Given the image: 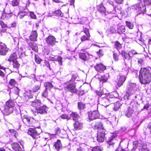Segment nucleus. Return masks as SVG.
I'll return each instance as SVG.
<instances>
[{"mask_svg": "<svg viewBox=\"0 0 151 151\" xmlns=\"http://www.w3.org/2000/svg\"><path fill=\"white\" fill-rule=\"evenodd\" d=\"M94 68L96 70L100 72L105 70L106 68V67L101 63L97 64Z\"/></svg>", "mask_w": 151, "mask_h": 151, "instance_id": "nucleus-17", "label": "nucleus"}, {"mask_svg": "<svg viewBox=\"0 0 151 151\" xmlns=\"http://www.w3.org/2000/svg\"><path fill=\"white\" fill-rule=\"evenodd\" d=\"M115 47L117 50H120L121 47V45L118 41H116L115 43Z\"/></svg>", "mask_w": 151, "mask_h": 151, "instance_id": "nucleus-45", "label": "nucleus"}, {"mask_svg": "<svg viewBox=\"0 0 151 151\" xmlns=\"http://www.w3.org/2000/svg\"><path fill=\"white\" fill-rule=\"evenodd\" d=\"M8 51V49L4 44L0 45V55H6Z\"/></svg>", "mask_w": 151, "mask_h": 151, "instance_id": "nucleus-15", "label": "nucleus"}, {"mask_svg": "<svg viewBox=\"0 0 151 151\" xmlns=\"http://www.w3.org/2000/svg\"><path fill=\"white\" fill-rule=\"evenodd\" d=\"M132 55L137 54V53L134 50H131L129 52V54L127 53L124 51H122L121 54L123 57L125 63V65L127 66V70H126V73L127 74L129 71V69L131 63V59L130 55L131 54Z\"/></svg>", "mask_w": 151, "mask_h": 151, "instance_id": "nucleus-2", "label": "nucleus"}, {"mask_svg": "<svg viewBox=\"0 0 151 151\" xmlns=\"http://www.w3.org/2000/svg\"><path fill=\"white\" fill-rule=\"evenodd\" d=\"M9 131L11 133L12 135H14L15 137L18 136V133L17 132L13 129H10Z\"/></svg>", "mask_w": 151, "mask_h": 151, "instance_id": "nucleus-44", "label": "nucleus"}, {"mask_svg": "<svg viewBox=\"0 0 151 151\" xmlns=\"http://www.w3.org/2000/svg\"><path fill=\"white\" fill-rule=\"evenodd\" d=\"M6 107L9 108H13L15 106L14 102L11 100H9L6 102Z\"/></svg>", "mask_w": 151, "mask_h": 151, "instance_id": "nucleus-27", "label": "nucleus"}, {"mask_svg": "<svg viewBox=\"0 0 151 151\" xmlns=\"http://www.w3.org/2000/svg\"><path fill=\"white\" fill-rule=\"evenodd\" d=\"M70 117L74 121H76L80 118V116L76 112H72L70 115Z\"/></svg>", "mask_w": 151, "mask_h": 151, "instance_id": "nucleus-28", "label": "nucleus"}, {"mask_svg": "<svg viewBox=\"0 0 151 151\" xmlns=\"http://www.w3.org/2000/svg\"><path fill=\"white\" fill-rule=\"evenodd\" d=\"M48 111V108L45 106H39L38 108H37L35 113H33L35 115H36L35 114H37L40 113L41 114L47 113Z\"/></svg>", "mask_w": 151, "mask_h": 151, "instance_id": "nucleus-8", "label": "nucleus"}, {"mask_svg": "<svg viewBox=\"0 0 151 151\" xmlns=\"http://www.w3.org/2000/svg\"><path fill=\"white\" fill-rule=\"evenodd\" d=\"M12 148L14 150L21 151L23 150V147L22 146H20L18 143L14 142L11 145Z\"/></svg>", "mask_w": 151, "mask_h": 151, "instance_id": "nucleus-14", "label": "nucleus"}, {"mask_svg": "<svg viewBox=\"0 0 151 151\" xmlns=\"http://www.w3.org/2000/svg\"><path fill=\"white\" fill-rule=\"evenodd\" d=\"M41 102L40 100L38 99L34 100L31 102V105L35 108V111L41 105Z\"/></svg>", "mask_w": 151, "mask_h": 151, "instance_id": "nucleus-18", "label": "nucleus"}, {"mask_svg": "<svg viewBox=\"0 0 151 151\" xmlns=\"http://www.w3.org/2000/svg\"><path fill=\"white\" fill-rule=\"evenodd\" d=\"M12 12H7L6 13H3L2 14L1 18V19L4 20H7L9 17L12 16Z\"/></svg>", "mask_w": 151, "mask_h": 151, "instance_id": "nucleus-21", "label": "nucleus"}, {"mask_svg": "<svg viewBox=\"0 0 151 151\" xmlns=\"http://www.w3.org/2000/svg\"><path fill=\"white\" fill-rule=\"evenodd\" d=\"M44 85L46 90L48 89H50L53 87L52 83L48 82H45V83Z\"/></svg>", "mask_w": 151, "mask_h": 151, "instance_id": "nucleus-39", "label": "nucleus"}, {"mask_svg": "<svg viewBox=\"0 0 151 151\" xmlns=\"http://www.w3.org/2000/svg\"><path fill=\"white\" fill-rule=\"evenodd\" d=\"M5 76V74L2 71L0 70V76L3 77Z\"/></svg>", "mask_w": 151, "mask_h": 151, "instance_id": "nucleus-64", "label": "nucleus"}, {"mask_svg": "<svg viewBox=\"0 0 151 151\" xmlns=\"http://www.w3.org/2000/svg\"><path fill=\"white\" fill-rule=\"evenodd\" d=\"M27 14V13L26 12H22L19 14L18 15V17L20 19H22L24 16H26Z\"/></svg>", "mask_w": 151, "mask_h": 151, "instance_id": "nucleus-47", "label": "nucleus"}, {"mask_svg": "<svg viewBox=\"0 0 151 151\" xmlns=\"http://www.w3.org/2000/svg\"><path fill=\"white\" fill-rule=\"evenodd\" d=\"M23 122L26 124H28L30 122V118L27 116L24 115L22 118Z\"/></svg>", "mask_w": 151, "mask_h": 151, "instance_id": "nucleus-31", "label": "nucleus"}, {"mask_svg": "<svg viewBox=\"0 0 151 151\" xmlns=\"http://www.w3.org/2000/svg\"><path fill=\"white\" fill-rule=\"evenodd\" d=\"M0 25L2 27H7V25L5 24L2 21L0 22Z\"/></svg>", "mask_w": 151, "mask_h": 151, "instance_id": "nucleus-60", "label": "nucleus"}, {"mask_svg": "<svg viewBox=\"0 0 151 151\" xmlns=\"http://www.w3.org/2000/svg\"><path fill=\"white\" fill-rule=\"evenodd\" d=\"M47 43L52 46L54 45L56 42L55 38L53 36L50 35L46 39Z\"/></svg>", "mask_w": 151, "mask_h": 151, "instance_id": "nucleus-11", "label": "nucleus"}, {"mask_svg": "<svg viewBox=\"0 0 151 151\" xmlns=\"http://www.w3.org/2000/svg\"><path fill=\"white\" fill-rule=\"evenodd\" d=\"M83 124L81 122L76 121L73 124V129L75 130L81 129L83 127Z\"/></svg>", "mask_w": 151, "mask_h": 151, "instance_id": "nucleus-13", "label": "nucleus"}, {"mask_svg": "<svg viewBox=\"0 0 151 151\" xmlns=\"http://www.w3.org/2000/svg\"><path fill=\"white\" fill-rule=\"evenodd\" d=\"M139 77L142 84H147L151 81V73L150 70L144 68L141 69Z\"/></svg>", "mask_w": 151, "mask_h": 151, "instance_id": "nucleus-1", "label": "nucleus"}, {"mask_svg": "<svg viewBox=\"0 0 151 151\" xmlns=\"http://www.w3.org/2000/svg\"><path fill=\"white\" fill-rule=\"evenodd\" d=\"M89 37H88L86 35H83L81 37V40L82 42L89 40Z\"/></svg>", "mask_w": 151, "mask_h": 151, "instance_id": "nucleus-46", "label": "nucleus"}, {"mask_svg": "<svg viewBox=\"0 0 151 151\" xmlns=\"http://www.w3.org/2000/svg\"><path fill=\"white\" fill-rule=\"evenodd\" d=\"M61 145L60 141V140H58L55 143L54 146L56 150H58Z\"/></svg>", "mask_w": 151, "mask_h": 151, "instance_id": "nucleus-36", "label": "nucleus"}, {"mask_svg": "<svg viewBox=\"0 0 151 151\" xmlns=\"http://www.w3.org/2000/svg\"><path fill=\"white\" fill-rule=\"evenodd\" d=\"M13 90H14L15 91V93L16 94H17L19 92L18 88L16 87H15L13 88Z\"/></svg>", "mask_w": 151, "mask_h": 151, "instance_id": "nucleus-61", "label": "nucleus"}, {"mask_svg": "<svg viewBox=\"0 0 151 151\" xmlns=\"http://www.w3.org/2000/svg\"><path fill=\"white\" fill-rule=\"evenodd\" d=\"M91 151H102V149L101 147L97 146L93 148Z\"/></svg>", "mask_w": 151, "mask_h": 151, "instance_id": "nucleus-50", "label": "nucleus"}, {"mask_svg": "<svg viewBox=\"0 0 151 151\" xmlns=\"http://www.w3.org/2000/svg\"><path fill=\"white\" fill-rule=\"evenodd\" d=\"M125 23L127 26V27L129 29H132L133 28L134 25L132 23H131L129 22L126 21L125 22Z\"/></svg>", "mask_w": 151, "mask_h": 151, "instance_id": "nucleus-42", "label": "nucleus"}, {"mask_svg": "<svg viewBox=\"0 0 151 151\" xmlns=\"http://www.w3.org/2000/svg\"><path fill=\"white\" fill-rule=\"evenodd\" d=\"M110 31L112 33H114L116 32V31L113 27H111L110 28Z\"/></svg>", "mask_w": 151, "mask_h": 151, "instance_id": "nucleus-62", "label": "nucleus"}, {"mask_svg": "<svg viewBox=\"0 0 151 151\" xmlns=\"http://www.w3.org/2000/svg\"><path fill=\"white\" fill-rule=\"evenodd\" d=\"M98 10L101 12L104 13L106 11V9L104 7L102 4H100L97 7Z\"/></svg>", "mask_w": 151, "mask_h": 151, "instance_id": "nucleus-33", "label": "nucleus"}, {"mask_svg": "<svg viewBox=\"0 0 151 151\" xmlns=\"http://www.w3.org/2000/svg\"><path fill=\"white\" fill-rule=\"evenodd\" d=\"M29 16H30L31 18L33 19H35L36 18V16L33 12H30V13Z\"/></svg>", "mask_w": 151, "mask_h": 151, "instance_id": "nucleus-58", "label": "nucleus"}, {"mask_svg": "<svg viewBox=\"0 0 151 151\" xmlns=\"http://www.w3.org/2000/svg\"><path fill=\"white\" fill-rule=\"evenodd\" d=\"M20 2V0H12L11 4L13 6H18Z\"/></svg>", "mask_w": 151, "mask_h": 151, "instance_id": "nucleus-40", "label": "nucleus"}, {"mask_svg": "<svg viewBox=\"0 0 151 151\" xmlns=\"http://www.w3.org/2000/svg\"><path fill=\"white\" fill-rule=\"evenodd\" d=\"M37 37V35L36 31H32L29 38L30 40L31 41H35Z\"/></svg>", "mask_w": 151, "mask_h": 151, "instance_id": "nucleus-23", "label": "nucleus"}, {"mask_svg": "<svg viewBox=\"0 0 151 151\" xmlns=\"http://www.w3.org/2000/svg\"><path fill=\"white\" fill-rule=\"evenodd\" d=\"M108 76H109L108 74L101 76L100 78H99L100 81L106 82L108 78Z\"/></svg>", "mask_w": 151, "mask_h": 151, "instance_id": "nucleus-34", "label": "nucleus"}, {"mask_svg": "<svg viewBox=\"0 0 151 151\" xmlns=\"http://www.w3.org/2000/svg\"><path fill=\"white\" fill-rule=\"evenodd\" d=\"M133 7L134 9L136 10L137 13L138 14H143L146 11L145 5L143 4V2L141 1L138 4L134 5Z\"/></svg>", "mask_w": 151, "mask_h": 151, "instance_id": "nucleus-4", "label": "nucleus"}, {"mask_svg": "<svg viewBox=\"0 0 151 151\" xmlns=\"http://www.w3.org/2000/svg\"><path fill=\"white\" fill-rule=\"evenodd\" d=\"M53 15L57 16L62 17L63 16V14L61 12V11L60 10H56L53 12Z\"/></svg>", "mask_w": 151, "mask_h": 151, "instance_id": "nucleus-29", "label": "nucleus"}, {"mask_svg": "<svg viewBox=\"0 0 151 151\" xmlns=\"http://www.w3.org/2000/svg\"><path fill=\"white\" fill-rule=\"evenodd\" d=\"M136 84L133 83H129V89L128 90V93L130 94V95L131 94H132L134 92V91L136 89Z\"/></svg>", "mask_w": 151, "mask_h": 151, "instance_id": "nucleus-16", "label": "nucleus"}, {"mask_svg": "<svg viewBox=\"0 0 151 151\" xmlns=\"http://www.w3.org/2000/svg\"><path fill=\"white\" fill-rule=\"evenodd\" d=\"M112 13L115 14H122L121 8L120 7L118 8V7H115L114 8V10L112 11Z\"/></svg>", "mask_w": 151, "mask_h": 151, "instance_id": "nucleus-35", "label": "nucleus"}, {"mask_svg": "<svg viewBox=\"0 0 151 151\" xmlns=\"http://www.w3.org/2000/svg\"><path fill=\"white\" fill-rule=\"evenodd\" d=\"M113 58L114 60L116 61H117L119 60V55L118 54L114 53L113 52Z\"/></svg>", "mask_w": 151, "mask_h": 151, "instance_id": "nucleus-48", "label": "nucleus"}, {"mask_svg": "<svg viewBox=\"0 0 151 151\" xmlns=\"http://www.w3.org/2000/svg\"><path fill=\"white\" fill-rule=\"evenodd\" d=\"M45 65L46 66L47 68H48L50 70H51L50 68V65L49 62L47 61H45Z\"/></svg>", "mask_w": 151, "mask_h": 151, "instance_id": "nucleus-57", "label": "nucleus"}, {"mask_svg": "<svg viewBox=\"0 0 151 151\" xmlns=\"http://www.w3.org/2000/svg\"><path fill=\"white\" fill-rule=\"evenodd\" d=\"M28 133L34 139H35V143H39L40 138V134L37 133V132L35 129L30 128L28 130Z\"/></svg>", "mask_w": 151, "mask_h": 151, "instance_id": "nucleus-5", "label": "nucleus"}, {"mask_svg": "<svg viewBox=\"0 0 151 151\" xmlns=\"http://www.w3.org/2000/svg\"><path fill=\"white\" fill-rule=\"evenodd\" d=\"M125 80L126 77L125 76H121L117 83L116 88L122 86Z\"/></svg>", "mask_w": 151, "mask_h": 151, "instance_id": "nucleus-19", "label": "nucleus"}, {"mask_svg": "<svg viewBox=\"0 0 151 151\" xmlns=\"http://www.w3.org/2000/svg\"><path fill=\"white\" fill-rule=\"evenodd\" d=\"M78 108L80 110L84 109L86 108V104L82 102H78Z\"/></svg>", "mask_w": 151, "mask_h": 151, "instance_id": "nucleus-30", "label": "nucleus"}, {"mask_svg": "<svg viewBox=\"0 0 151 151\" xmlns=\"http://www.w3.org/2000/svg\"><path fill=\"white\" fill-rule=\"evenodd\" d=\"M20 50H19L18 51L15 52H14L13 54L10 55L8 60L10 62L12 61L13 62L14 60H16V59L17 57V54L19 55L22 54V52L21 48H20Z\"/></svg>", "mask_w": 151, "mask_h": 151, "instance_id": "nucleus-9", "label": "nucleus"}, {"mask_svg": "<svg viewBox=\"0 0 151 151\" xmlns=\"http://www.w3.org/2000/svg\"><path fill=\"white\" fill-rule=\"evenodd\" d=\"M60 117L63 119H67V120L69 119L68 115L65 114H62Z\"/></svg>", "mask_w": 151, "mask_h": 151, "instance_id": "nucleus-49", "label": "nucleus"}, {"mask_svg": "<svg viewBox=\"0 0 151 151\" xmlns=\"http://www.w3.org/2000/svg\"><path fill=\"white\" fill-rule=\"evenodd\" d=\"M13 108H9V107H7L6 106L4 110L3 113L4 114L8 115L9 114L12 113L13 112Z\"/></svg>", "mask_w": 151, "mask_h": 151, "instance_id": "nucleus-25", "label": "nucleus"}, {"mask_svg": "<svg viewBox=\"0 0 151 151\" xmlns=\"http://www.w3.org/2000/svg\"><path fill=\"white\" fill-rule=\"evenodd\" d=\"M57 57L56 56H54L53 55L50 56L49 58L50 60L52 61H57Z\"/></svg>", "mask_w": 151, "mask_h": 151, "instance_id": "nucleus-54", "label": "nucleus"}, {"mask_svg": "<svg viewBox=\"0 0 151 151\" xmlns=\"http://www.w3.org/2000/svg\"><path fill=\"white\" fill-rule=\"evenodd\" d=\"M79 56L80 58L83 60H86L87 59V57L86 53L80 52Z\"/></svg>", "mask_w": 151, "mask_h": 151, "instance_id": "nucleus-37", "label": "nucleus"}, {"mask_svg": "<svg viewBox=\"0 0 151 151\" xmlns=\"http://www.w3.org/2000/svg\"><path fill=\"white\" fill-rule=\"evenodd\" d=\"M98 125L99 126H98V128L100 129L98 131L97 137V140L99 142H104L105 139V131L104 129L103 124L102 123H99L98 124L96 125V126Z\"/></svg>", "mask_w": 151, "mask_h": 151, "instance_id": "nucleus-3", "label": "nucleus"}, {"mask_svg": "<svg viewBox=\"0 0 151 151\" xmlns=\"http://www.w3.org/2000/svg\"><path fill=\"white\" fill-rule=\"evenodd\" d=\"M115 1L118 4H122L123 3V0H115Z\"/></svg>", "mask_w": 151, "mask_h": 151, "instance_id": "nucleus-63", "label": "nucleus"}, {"mask_svg": "<svg viewBox=\"0 0 151 151\" xmlns=\"http://www.w3.org/2000/svg\"><path fill=\"white\" fill-rule=\"evenodd\" d=\"M134 145H135L136 147L138 148L139 151H149V150L147 147V145L145 143H138L137 141L134 142Z\"/></svg>", "mask_w": 151, "mask_h": 151, "instance_id": "nucleus-7", "label": "nucleus"}, {"mask_svg": "<svg viewBox=\"0 0 151 151\" xmlns=\"http://www.w3.org/2000/svg\"><path fill=\"white\" fill-rule=\"evenodd\" d=\"M88 119L90 120H93L98 118L99 114L97 111H90L88 113Z\"/></svg>", "mask_w": 151, "mask_h": 151, "instance_id": "nucleus-10", "label": "nucleus"}, {"mask_svg": "<svg viewBox=\"0 0 151 151\" xmlns=\"http://www.w3.org/2000/svg\"><path fill=\"white\" fill-rule=\"evenodd\" d=\"M114 136L113 135L109 139V140L107 142V144L109 145V146H107L108 148H110L113 146L114 144Z\"/></svg>", "mask_w": 151, "mask_h": 151, "instance_id": "nucleus-24", "label": "nucleus"}, {"mask_svg": "<svg viewBox=\"0 0 151 151\" xmlns=\"http://www.w3.org/2000/svg\"><path fill=\"white\" fill-rule=\"evenodd\" d=\"M13 68L16 70L15 72H16L19 67L20 64L17 62V60H14L13 62Z\"/></svg>", "mask_w": 151, "mask_h": 151, "instance_id": "nucleus-32", "label": "nucleus"}, {"mask_svg": "<svg viewBox=\"0 0 151 151\" xmlns=\"http://www.w3.org/2000/svg\"><path fill=\"white\" fill-rule=\"evenodd\" d=\"M40 86H35L33 88V91L34 92L37 91L40 89Z\"/></svg>", "mask_w": 151, "mask_h": 151, "instance_id": "nucleus-56", "label": "nucleus"}, {"mask_svg": "<svg viewBox=\"0 0 151 151\" xmlns=\"http://www.w3.org/2000/svg\"><path fill=\"white\" fill-rule=\"evenodd\" d=\"M84 32L88 37H90V36L88 32V29L87 28H85L84 29Z\"/></svg>", "mask_w": 151, "mask_h": 151, "instance_id": "nucleus-53", "label": "nucleus"}, {"mask_svg": "<svg viewBox=\"0 0 151 151\" xmlns=\"http://www.w3.org/2000/svg\"><path fill=\"white\" fill-rule=\"evenodd\" d=\"M125 27L123 26H118L117 27L116 32L119 34H122L125 31Z\"/></svg>", "mask_w": 151, "mask_h": 151, "instance_id": "nucleus-26", "label": "nucleus"}, {"mask_svg": "<svg viewBox=\"0 0 151 151\" xmlns=\"http://www.w3.org/2000/svg\"><path fill=\"white\" fill-rule=\"evenodd\" d=\"M143 3L145 4L150 5L151 4V0H144Z\"/></svg>", "mask_w": 151, "mask_h": 151, "instance_id": "nucleus-55", "label": "nucleus"}, {"mask_svg": "<svg viewBox=\"0 0 151 151\" xmlns=\"http://www.w3.org/2000/svg\"><path fill=\"white\" fill-rule=\"evenodd\" d=\"M106 90L105 89H102L101 88L99 91L97 90L96 91V94L101 97L103 95H106Z\"/></svg>", "mask_w": 151, "mask_h": 151, "instance_id": "nucleus-22", "label": "nucleus"}, {"mask_svg": "<svg viewBox=\"0 0 151 151\" xmlns=\"http://www.w3.org/2000/svg\"><path fill=\"white\" fill-rule=\"evenodd\" d=\"M134 112V110L132 107H129L125 109L124 113L125 116L128 117H131Z\"/></svg>", "mask_w": 151, "mask_h": 151, "instance_id": "nucleus-12", "label": "nucleus"}, {"mask_svg": "<svg viewBox=\"0 0 151 151\" xmlns=\"http://www.w3.org/2000/svg\"><path fill=\"white\" fill-rule=\"evenodd\" d=\"M67 86L65 87L66 90L70 91L71 93H75L76 92L77 90L76 88V86L74 83L70 81L69 83L66 84Z\"/></svg>", "mask_w": 151, "mask_h": 151, "instance_id": "nucleus-6", "label": "nucleus"}, {"mask_svg": "<svg viewBox=\"0 0 151 151\" xmlns=\"http://www.w3.org/2000/svg\"><path fill=\"white\" fill-rule=\"evenodd\" d=\"M120 106L121 104L119 102H116L114 104V109L116 111L118 110V109L120 107Z\"/></svg>", "mask_w": 151, "mask_h": 151, "instance_id": "nucleus-43", "label": "nucleus"}, {"mask_svg": "<svg viewBox=\"0 0 151 151\" xmlns=\"http://www.w3.org/2000/svg\"><path fill=\"white\" fill-rule=\"evenodd\" d=\"M30 45H30L32 49L35 52H37L38 51L37 46L36 43H31Z\"/></svg>", "mask_w": 151, "mask_h": 151, "instance_id": "nucleus-38", "label": "nucleus"}, {"mask_svg": "<svg viewBox=\"0 0 151 151\" xmlns=\"http://www.w3.org/2000/svg\"><path fill=\"white\" fill-rule=\"evenodd\" d=\"M47 93H48L46 89L42 93V96L45 97H46L47 96Z\"/></svg>", "mask_w": 151, "mask_h": 151, "instance_id": "nucleus-59", "label": "nucleus"}, {"mask_svg": "<svg viewBox=\"0 0 151 151\" xmlns=\"http://www.w3.org/2000/svg\"><path fill=\"white\" fill-rule=\"evenodd\" d=\"M100 100H101V102L102 103V105L105 106H108L110 103L109 99H108V97H102L101 98L99 99Z\"/></svg>", "mask_w": 151, "mask_h": 151, "instance_id": "nucleus-20", "label": "nucleus"}, {"mask_svg": "<svg viewBox=\"0 0 151 151\" xmlns=\"http://www.w3.org/2000/svg\"><path fill=\"white\" fill-rule=\"evenodd\" d=\"M16 82L14 79H12L10 80L9 82V84L11 86H15L16 84Z\"/></svg>", "mask_w": 151, "mask_h": 151, "instance_id": "nucleus-41", "label": "nucleus"}, {"mask_svg": "<svg viewBox=\"0 0 151 151\" xmlns=\"http://www.w3.org/2000/svg\"><path fill=\"white\" fill-rule=\"evenodd\" d=\"M57 61H58V62L59 64L60 65H62V58L60 56H58L57 58Z\"/></svg>", "mask_w": 151, "mask_h": 151, "instance_id": "nucleus-51", "label": "nucleus"}, {"mask_svg": "<svg viewBox=\"0 0 151 151\" xmlns=\"http://www.w3.org/2000/svg\"><path fill=\"white\" fill-rule=\"evenodd\" d=\"M35 60L36 62L38 64H39L40 63L42 59L38 57L35 56Z\"/></svg>", "mask_w": 151, "mask_h": 151, "instance_id": "nucleus-52", "label": "nucleus"}]
</instances>
